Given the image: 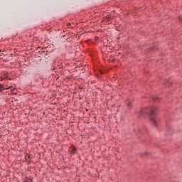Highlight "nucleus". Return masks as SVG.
Segmentation results:
<instances>
[{
	"instance_id": "nucleus-1",
	"label": "nucleus",
	"mask_w": 182,
	"mask_h": 182,
	"mask_svg": "<svg viewBox=\"0 0 182 182\" xmlns=\"http://www.w3.org/2000/svg\"><path fill=\"white\" fill-rule=\"evenodd\" d=\"M156 112H157V108L154 107L151 109V113L149 114V119L151 122H152L153 125L155 127H157V122H159V118H157V116H156Z\"/></svg>"
},
{
	"instance_id": "nucleus-2",
	"label": "nucleus",
	"mask_w": 182,
	"mask_h": 182,
	"mask_svg": "<svg viewBox=\"0 0 182 182\" xmlns=\"http://www.w3.org/2000/svg\"><path fill=\"white\" fill-rule=\"evenodd\" d=\"M9 89H11V87L5 89L4 85L0 84V92H4V90H9Z\"/></svg>"
},
{
	"instance_id": "nucleus-3",
	"label": "nucleus",
	"mask_w": 182,
	"mask_h": 182,
	"mask_svg": "<svg viewBox=\"0 0 182 182\" xmlns=\"http://www.w3.org/2000/svg\"><path fill=\"white\" fill-rule=\"evenodd\" d=\"M126 105H127L128 109H130V107H132V101H130L129 100H127L126 101Z\"/></svg>"
},
{
	"instance_id": "nucleus-4",
	"label": "nucleus",
	"mask_w": 182,
	"mask_h": 182,
	"mask_svg": "<svg viewBox=\"0 0 182 182\" xmlns=\"http://www.w3.org/2000/svg\"><path fill=\"white\" fill-rule=\"evenodd\" d=\"M164 85H166V86H170V85H171V81L166 80L164 82Z\"/></svg>"
},
{
	"instance_id": "nucleus-5",
	"label": "nucleus",
	"mask_w": 182,
	"mask_h": 182,
	"mask_svg": "<svg viewBox=\"0 0 182 182\" xmlns=\"http://www.w3.org/2000/svg\"><path fill=\"white\" fill-rule=\"evenodd\" d=\"M70 151H71L72 154H75V153L76 152V148H75V147L71 148Z\"/></svg>"
},
{
	"instance_id": "nucleus-6",
	"label": "nucleus",
	"mask_w": 182,
	"mask_h": 182,
	"mask_svg": "<svg viewBox=\"0 0 182 182\" xmlns=\"http://www.w3.org/2000/svg\"><path fill=\"white\" fill-rule=\"evenodd\" d=\"M5 50L4 51H3V53H0V56H2V55H5Z\"/></svg>"
}]
</instances>
